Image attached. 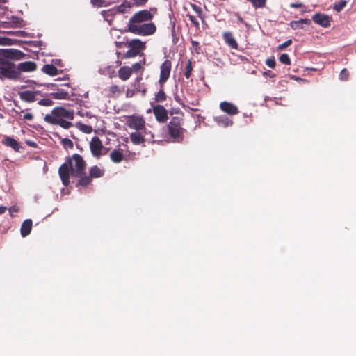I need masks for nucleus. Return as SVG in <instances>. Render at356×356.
I'll use <instances>...</instances> for the list:
<instances>
[{
    "label": "nucleus",
    "mask_w": 356,
    "mask_h": 356,
    "mask_svg": "<svg viewBox=\"0 0 356 356\" xmlns=\"http://www.w3.org/2000/svg\"><path fill=\"white\" fill-rule=\"evenodd\" d=\"M154 115L159 122H165L168 120V111L163 106L157 104L152 108Z\"/></svg>",
    "instance_id": "nucleus-12"
},
{
    "label": "nucleus",
    "mask_w": 356,
    "mask_h": 356,
    "mask_svg": "<svg viewBox=\"0 0 356 356\" xmlns=\"http://www.w3.org/2000/svg\"><path fill=\"white\" fill-rule=\"evenodd\" d=\"M61 144L65 148L72 149L74 147L73 142L70 139H68V138H63L61 140Z\"/></svg>",
    "instance_id": "nucleus-32"
},
{
    "label": "nucleus",
    "mask_w": 356,
    "mask_h": 356,
    "mask_svg": "<svg viewBox=\"0 0 356 356\" xmlns=\"http://www.w3.org/2000/svg\"><path fill=\"white\" fill-rule=\"evenodd\" d=\"M73 111H70L64 107L58 106L54 108L51 113L44 116V121L54 125H59L63 129H67L73 126L70 120H74Z\"/></svg>",
    "instance_id": "nucleus-3"
},
{
    "label": "nucleus",
    "mask_w": 356,
    "mask_h": 356,
    "mask_svg": "<svg viewBox=\"0 0 356 356\" xmlns=\"http://www.w3.org/2000/svg\"><path fill=\"white\" fill-rule=\"evenodd\" d=\"M172 68V63L170 60H165L160 67V76L159 80V86L164 87V84L166 83L170 77V72Z\"/></svg>",
    "instance_id": "nucleus-9"
},
{
    "label": "nucleus",
    "mask_w": 356,
    "mask_h": 356,
    "mask_svg": "<svg viewBox=\"0 0 356 356\" xmlns=\"http://www.w3.org/2000/svg\"><path fill=\"white\" fill-rule=\"evenodd\" d=\"M10 40L8 38H1L0 37V44H10L8 42Z\"/></svg>",
    "instance_id": "nucleus-45"
},
{
    "label": "nucleus",
    "mask_w": 356,
    "mask_h": 356,
    "mask_svg": "<svg viewBox=\"0 0 356 356\" xmlns=\"http://www.w3.org/2000/svg\"><path fill=\"white\" fill-rule=\"evenodd\" d=\"M132 69V72H134L136 73L139 72L142 69V65L139 63H136L130 67Z\"/></svg>",
    "instance_id": "nucleus-38"
},
{
    "label": "nucleus",
    "mask_w": 356,
    "mask_h": 356,
    "mask_svg": "<svg viewBox=\"0 0 356 356\" xmlns=\"http://www.w3.org/2000/svg\"><path fill=\"white\" fill-rule=\"evenodd\" d=\"M222 38L225 42L232 49H238V44L234 38L232 33L226 31L222 33Z\"/></svg>",
    "instance_id": "nucleus-17"
},
{
    "label": "nucleus",
    "mask_w": 356,
    "mask_h": 356,
    "mask_svg": "<svg viewBox=\"0 0 356 356\" xmlns=\"http://www.w3.org/2000/svg\"><path fill=\"white\" fill-rule=\"evenodd\" d=\"M186 16L188 17L189 20L192 22V24L196 28H199V26H200L199 22L197 21V19L195 18V16L190 15V14H187Z\"/></svg>",
    "instance_id": "nucleus-37"
},
{
    "label": "nucleus",
    "mask_w": 356,
    "mask_h": 356,
    "mask_svg": "<svg viewBox=\"0 0 356 356\" xmlns=\"http://www.w3.org/2000/svg\"><path fill=\"white\" fill-rule=\"evenodd\" d=\"M291 44H292V40H288L285 41L284 43L280 44L278 46L277 49L279 50H283V49H286V47H288L289 46H290Z\"/></svg>",
    "instance_id": "nucleus-39"
},
{
    "label": "nucleus",
    "mask_w": 356,
    "mask_h": 356,
    "mask_svg": "<svg viewBox=\"0 0 356 356\" xmlns=\"http://www.w3.org/2000/svg\"><path fill=\"white\" fill-rule=\"evenodd\" d=\"M290 6L293 8H299L304 6L302 3H292Z\"/></svg>",
    "instance_id": "nucleus-44"
},
{
    "label": "nucleus",
    "mask_w": 356,
    "mask_h": 356,
    "mask_svg": "<svg viewBox=\"0 0 356 356\" xmlns=\"http://www.w3.org/2000/svg\"><path fill=\"white\" fill-rule=\"evenodd\" d=\"M103 148L104 146L99 137L95 136L91 139L90 149L94 157L99 159L102 154V151Z\"/></svg>",
    "instance_id": "nucleus-10"
},
{
    "label": "nucleus",
    "mask_w": 356,
    "mask_h": 356,
    "mask_svg": "<svg viewBox=\"0 0 356 356\" xmlns=\"http://www.w3.org/2000/svg\"><path fill=\"white\" fill-rule=\"evenodd\" d=\"M193 65L191 60H188L185 67L184 76L186 79H189L192 74Z\"/></svg>",
    "instance_id": "nucleus-26"
},
{
    "label": "nucleus",
    "mask_w": 356,
    "mask_h": 356,
    "mask_svg": "<svg viewBox=\"0 0 356 356\" xmlns=\"http://www.w3.org/2000/svg\"><path fill=\"white\" fill-rule=\"evenodd\" d=\"M192 45H193V47H195L199 45V43L197 42H196V41H193L192 42Z\"/></svg>",
    "instance_id": "nucleus-54"
},
{
    "label": "nucleus",
    "mask_w": 356,
    "mask_h": 356,
    "mask_svg": "<svg viewBox=\"0 0 356 356\" xmlns=\"http://www.w3.org/2000/svg\"><path fill=\"white\" fill-rule=\"evenodd\" d=\"M38 94L37 91L24 90L19 92L20 99L26 102H33L36 101V95Z\"/></svg>",
    "instance_id": "nucleus-16"
},
{
    "label": "nucleus",
    "mask_w": 356,
    "mask_h": 356,
    "mask_svg": "<svg viewBox=\"0 0 356 356\" xmlns=\"http://www.w3.org/2000/svg\"><path fill=\"white\" fill-rule=\"evenodd\" d=\"M33 222L31 219L25 220L21 226L20 232L23 237L27 236L31 231Z\"/></svg>",
    "instance_id": "nucleus-19"
},
{
    "label": "nucleus",
    "mask_w": 356,
    "mask_h": 356,
    "mask_svg": "<svg viewBox=\"0 0 356 356\" xmlns=\"http://www.w3.org/2000/svg\"><path fill=\"white\" fill-rule=\"evenodd\" d=\"M141 131H142L140 133H142L143 135H145V137L148 136V135H150V138H148L147 139L150 140V139H153L154 138V135L151 134L150 131L147 130L145 127Z\"/></svg>",
    "instance_id": "nucleus-42"
},
{
    "label": "nucleus",
    "mask_w": 356,
    "mask_h": 356,
    "mask_svg": "<svg viewBox=\"0 0 356 356\" xmlns=\"http://www.w3.org/2000/svg\"><path fill=\"white\" fill-rule=\"evenodd\" d=\"M349 77V72L347 69H343L339 74V79L341 81H347Z\"/></svg>",
    "instance_id": "nucleus-33"
},
{
    "label": "nucleus",
    "mask_w": 356,
    "mask_h": 356,
    "mask_svg": "<svg viewBox=\"0 0 356 356\" xmlns=\"http://www.w3.org/2000/svg\"><path fill=\"white\" fill-rule=\"evenodd\" d=\"M183 120V118L175 116L167 125L168 133L175 143H181L184 140L186 129L182 127Z\"/></svg>",
    "instance_id": "nucleus-4"
},
{
    "label": "nucleus",
    "mask_w": 356,
    "mask_h": 356,
    "mask_svg": "<svg viewBox=\"0 0 356 356\" xmlns=\"http://www.w3.org/2000/svg\"><path fill=\"white\" fill-rule=\"evenodd\" d=\"M122 90L117 85H112L108 88V92L112 95L120 94L122 92Z\"/></svg>",
    "instance_id": "nucleus-30"
},
{
    "label": "nucleus",
    "mask_w": 356,
    "mask_h": 356,
    "mask_svg": "<svg viewBox=\"0 0 356 356\" xmlns=\"http://www.w3.org/2000/svg\"><path fill=\"white\" fill-rule=\"evenodd\" d=\"M117 10L119 13H124V10H125V6L123 4L120 5L118 6Z\"/></svg>",
    "instance_id": "nucleus-50"
},
{
    "label": "nucleus",
    "mask_w": 356,
    "mask_h": 356,
    "mask_svg": "<svg viewBox=\"0 0 356 356\" xmlns=\"http://www.w3.org/2000/svg\"><path fill=\"white\" fill-rule=\"evenodd\" d=\"M91 2L92 4L98 6H101L103 3L102 0H91Z\"/></svg>",
    "instance_id": "nucleus-47"
},
{
    "label": "nucleus",
    "mask_w": 356,
    "mask_h": 356,
    "mask_svg": "<svg viewBox=\"0 0 356 356\" xmlns=\"http://www.w3.org/2000/svg\"><path fill=\"white\" fill-rule=\"evenodd\" d=\"M9 211H10V212H13V211H14V212H17V210L15 207H10V208L9 209Z\"/></svg>",
    "instance_id": "nucleus-55"
},
{
    "label": "nucleus",
    "mask_w": 356,
    "mask_h": 356,
    "mask_svg": "<svg viewBox=\"0 0 356 356\" xmlns=\"http://www.w3.org/2000/svg\"><path fill=\"white\" fill-rule=\"evenodd\" d=\"M27 144L31 146V147H36V144L35 142H31V141H28L27 142Z\"/></svg>",
    "instance_id": "nucleus-53"
},
{
    "label": "nucleus",
    "mask_w": 356,
    "mask_h": 356,
    "mask_svg": "<svg viewBox=\"0 0 356 356\" xmlns=\"http://www.w3.org/2000/svg\"><path fill=\"white\" fill-rule=\"evenodd\" d=\"M130 140L134 145H140L145 141V135H143L139 131L133 132L130 134Z\"/></svg>",
    "instance_id": "nucleus-21"
},
{
    "label": "nucleus",
    "mask_w": 356,
    "mask_h": 356,
    "mask_svg": "<svg viewBox=\"0 0 356 356\" xmlns=\"http://www.w3.org/2000/svg\"><path fill=\"white\" fill-rule=\"evenodd\" d=\"M33 118V115L31 113H26L22 116L23 120L28 121H32Z\"/></svg>",
    "instance_id": "nucleus-41"
},
{
    "label": "nucleus",
    "mask_w": 356,
    "mask_h": 356,
    "mask_svg": "<svg viewBox=\"0 0 356 356\" xmlns=\"http://www.w3.org/2000/svg\"><path fill=\"white\" fill-rule=\"evenodd\" d=\"M104 175V170L101 169L97 165H94L89 169V175L86 174L79 179L76 186H88L92 181L93 178H99Z\"/></svg>",
    "instance_id": "nucleus-6"
},
{
    "label": "nucleus",
    "mask_w": 356,
    "mask_h": 356,
    "mask_svg": "<svg viewBox=\"0 0 356 356\" xmlns=\"http://www.w3.org/2000/svg\"><path fill=\"white\" fill-rule=\"evenodd\" d=\"M265 75L268 76L271 78H273L275 76V74L273 73L271 71L268 70L264 73Z\"/></svg>",
    "instance_id": "nucleus-51"
},
{
    "label": "nucleus",
    "mask_w": 356,
    "mask_h": 356,
    "mask_svg": "<svg viewBox=\"0 0 356 356\" xmlns=\"http://www.w3.org/2000/svg\"><path fill=\"white\" fill-rule=\"evenodd\" d=\"M153 17L152 14L148 10H143L136 13L129 20L128 24H140L145 22L150 21Z\"/></svg>",
    "instance_id": "nucleus-8"
},
{
    "label": "nucleus",
    "mask_w": 356,
    "mask_h": 356,
    "mask_svg": "<svg viewBox=\"0 0 356 356\" xmlns=\"http://www.w3.org/2000/svg\"><path fill=\"white\" fill-rule=\"evenodd\" d=\"M266 64L270 68H274L276 65V62L274 58H268L266 60Z\"/></svg>",
    "instance_id": "nucleus-40"
},
{
    "label": "nucleus",
    "mask_w": 356,
    "mask_h": 356,
    "mask_svg": "<svg viewBox=\"0 0 356 356\" xmlns=\"http://www.w3.org/2000/svg\"><path fill=\"white\" fill-rule=\"evenodd\" d=\"M129 50L125 53L124 58H134L140 55V52L145 49V42L139 39H133L127 44Z\"/></svg>",
    "instance_id": "nucleus-7"
},
{
    "label": "nucleus",
    "mask_w": 356,
    "mask_h": 356,
    "mask_svg": "<svg viewBox=\"0 0 356 356\" xmlns=\"http://www.w3.org/2000/svg\"><path fill=\"white\" fill-rule=\"evenodd\" d=\"M148 0H135V4L138 6H145Z\"/></svg>",
    "instance_id": "nucleus-43"
},
{
    "label": "nucleus",
    "mask_w": 356,
    "mask_h": 356,
    "mask_svg": "<svg viewBox=\"0 0 356 356\" xmlns=\"http://www.w3.org/2000/svg\"><path fill=\"white\" fill-rule=\"evenodd\" d=\"M300 23L303 24L310 25L312 22L309 19H300Z\"/></svg>",
    "instance_id": "nucleus-46"
},
{
    "label": "nucleus",
    "mask_w": 356,
    "mask_h": 356,
    "mask_svg": "<svg viewBox=\"0 0 356 356\" xmlns=\"http://www.w3.org/2000/svg\"><path fill=\"white\" fill-rule=\"evenodd\" d=\"M54 102L50 99H42L38 102V104L44 106H52Z\"/></svg>",
    "instance_id": "nucleus-34"
},
{
    "label": "nucleus",
    "mask_w": 356,
    "mask_h": 356,
    "mask_svg": "<svg viewBox=\"0 0 356 356\" xmlns=\"http://www.w3.org/2000/svg\"><path fill=\"white\" fill-rule=\"evenodd\" d=\"M347 1L346 0H341L334 4L333 9L337 12L341 11L346 6Z\"/></svg>",
    "instance_id": "nucleus-27"
},
{
    "label": "nucleus",
    "mask_w": 356,
    "mask_h": 356,
    "mask_svg": "<svg viewBox=\"0 0 356 356\" xmlns=\"http://www.w3.org/2000/svg\"><path fill=\"white\" fill-rule=\"evenodd\" d=\"M134 95V91L133 90L128 89L127 90L126 95L127 97H132Z\"/></svg>",
    "instance_id": "nucleus-48"
},
{
    "label": "nucleus",
    "mask_w": 356,
    "mask_h": 356,
    "mask_svg": "<svg viewBox=\"0 0 356 356\" xmlns=\"http://www.w3.org/2000/svg\"><path fill=\"white\" fill-rule=\"evenodd\" d=\"M235 16L237 17V19L238 21L241 23V24H243L244 23V20L241 17V16L239 15L238 13H235Z\"/></svg>",
    "instance_id": "nucleus-49"
},
{
    "label": "nucleus",
    "mask_w": 356,
    "mask_h": 356,
    "mask_svg": "<svg viewBox=\"0 0 356 356\" xmlns=\"http://www.w3.org/2000/svg\"><path fill=\"white\" fill-rule=\"evenodd\" d=\"M86 162L79 154H74L66 159L58 169V175L65 186H68L70 183V177H83L86 174Z\"/></svg>",
    "instance_id": "nucleus-2"
},
{
    "label": "nucleus",
    "mask_w": 356,
    "mask_h": 356,
    "mask_svg": "<svg viewBox=\"0 0 356 356\" xmlns=\"http://www.w3.org/2000/svg\"><path fill=\"white\" fill-rule=\"evenodd\" d=\"M191 7L194 12L197 14V17H200L203 21L204 16L202 15V10L201 7L196 4H191Z\"/></svg>",
    "instance_id": "nucleus-28"
},
{
    "label": "nucleus",
    "mask_w": 356,
    "mask_h": 356,
    "mask_svg": "<svg viewBox=\"0 0 356 356\" xmlns=\"http://www.w3.org/2000/svg\"><path fill=\"white\" fill-rule=\"evenodd\" d=\"M7 210V207L5 206H0V214H3Z\"/></svg>",
    "instance_id": "nucleus-52"
},
{
    "label": "nucleus",
    "mask_w": 356,
    "mask_h": 356,
    "mask_svg": "<svg viewBox=\"0 0 356 356\" xmlns=\"http://www.w3.org/2000/svg\"><path fill=\"white\" fill-rule=\"evenodd\" d=\"M280 61L285 65H290L291 64V59L289 58V56L287 54H282L279 57Z\"/></svg>",
    "instance_id": "nucleus-31"
},
{
    "label": "nucleus",
    "mask_w": 356,
    "mask_h": 356,
    "mask_svg": "<svg viewBox=\"0 0 356 356\" xmlns=\"http://www.w3.org/2000/svg\"><path fill=\"white\" fill-rule=\"evenodd\" d=\"M14 105H15L16 108H14L13 111L15 113L21 114V113H24L25 111H28L29 110V109H22V106L16 101H14Z\"/></svg>",
    "instance_id": "nucleus-35"
},
{
    "label": "nucleus",
    "mask_w": 356,
    "mask_h": 356,
    "mask_svg": "<svg viewBox=\"0 0 356 356\" xmlns=\"http://www.w3.org/2000/svg\"><path fill=\"white\" fill-rule=\"evenodd\" d=\"M110 159L115 163H119L124 159L123 150L121 149H114L110 153Z\"/></svg>",
    "instance_id": "nucleus-18"
},
{
    "label": "nucleus",
    "mask_w": 356,
    "mask_h": 356,
    "mask_svg": "<svg viewBox=\"0 0 356 356\" xmlns=\"http://www.w3.org/2000/svg\"><path fill=\"white\" fill-rule=\"evenodd\" d=\"M42 71L51 76L58 74L59 70L54 65L51 64L44 65L42 67Z\"/></svg>",
    "instance_id": "nucleus-22"
},
{
    "label": "nucleus",
    "mask_w": 356,
    "mask_h": 356,
    "mask_svg": "<svg viewBox=\"0 0 356 356\" xmlns=\"http://www.w3.org/2000/svg\"><path fill=\"white\" fill-rule=\"evenodd\" d=\"M167 95L163 90V87L160 86L159 91L155 95V102H163L166 100Z\"/></svg>",
    "instance_id": "nucleus-25"
},
{
    "label": "nucleus",
    "mask_w": 356,
    "mask_h": 356,
    "mask_svg": "<svg viewBox=\"0 0 356 356\" xmlns=\"http://www.w3.org/2000/svg\"><path fill=\"white\" fill-rule=\"evenodd\" d=\"M132 74V69L129 66H123L118 70V76L122 81L128 80Z\"/></svg>",
    "instance_id": "nucleus-20"
},
{
    "label": "nucleus",
    "mask_w": 356,
    "mask_h": 356,
    "mask_svg": "<svg viewBox=\"0 0 356 356\" xmlns=\"http://www.w3.org/2000/svg\"><path fill=\"white\" fill-rule=\"evenodd\" d=\"M76 127L86 134H90L92 131V127L89 125H86L82 123H78Z\"/></svg>",
    "instance_id": "nucleus-29"
},
{
    "label": "nucleus",
    "mask_w": 356,
    "mask_h": 356,
    "mask_svg": "<svg viewBox=\"0 0 356 356\" xmlns=\"http://www.w3.org/2000/svg\"><path fill=\"white\" fill-rule=\"evenodd\" d=\"M51 96L56 99H66L69 97V94L63 89H58L56 92H51Z\"/></svg>",
    "instance_id": "nucleus-24"
},
{
    "label": "nucleus",
    "mask_w": 356,
    "mask_h": 356,
    "mask_svg": "<svg viewBox=\"0 0 356 356\" xmlns=\"http://www.w3.org/2000/svg\"><path fill=\"white\" fill-rule=\"evenodd\" d=\"M291 27L293 29L296 30V29H302L303 26L300 23V19H299V20H296V21H292L291 22Z\"/></svg>",
    "instance_id": "nucleus-36"
},
{
    "label": "nucleus",
    "mask_w": 356,
    "mask_h": 356,
    "mask_svg": "<svg viewBox=\"0 0 356 356\" xmlns=\"http://www.w3.org/2000/svg\"><path fill=\"white\" fill-rule=\"evenodd\" d=\"M26 54L16 49H0V79L17 80L20 72H31L37 69L33 61H25L16 65L13 61L21 60Z\"/></svg>",
    "instance_id": "nucleus-1"
},
{
    "label": "nucleus",
    "mask_w": 356,
    "mask_h": 356,
    "mask_svg": "<svg viewBox=\"0 0 356 356\" xmlns=\"http://www.w3.org/2000/svg\"><path fill=\"white\" fill-rule=\"evenodd\" d=\"M127 125L130 129L138 131L144 129L145 122L143 117L132 115L129 117Z\"/></svg>",
    "instance_id": "nucleus-11"
},
{
    "label": "nucleus",
    "mask_w": 356,
    "mask_h": 356,
    "mask_svg": "<svg viewBox=\"0 0 356 356\" xmlns=\"http://www.w3.org/2000/svg\"><path fill=\"white\" fill-rule=\"evenodd\" d=\"M220 110L230 115H236L238 113V108L232 103L228 102H222L220 104Z\"/></svg>",
    "instance_id": "nucleus-14"
},
{
    "label": "nucleus",
    "mask_w": 356,
    "mask_h": 356,
    "mask_svg": "<svg viewBox=\"0 0 356 356\" xmlns=\"http://www.w3.org/2000/svg\"><path fill=\"white\" fill-rule=\"evenodd\" d=\"M312 19L316 24L323 27H328L330 26V19L327 15L318 13L313 15Z\"/></svg>",
    "instance_id": "nucleus-13"
},
{
    "label": "nucleus",
    "mask_w": 356,
    "mask_h": 356,
    "mask_svg": "<svg viewBox=\"0 0 356 356\" xmlns=\"http://www.w3.org/2000/svg\"><path fill=\"white\" fill-rule=\"evenodd\" d=\"M129 31L136 35H150L155 33L156 27L152 22L140 24H128Z\"/></svg>",
    "instance_id": "nucleus-5"
},
{
    "label": "nucleus",
    "mask_w": 356,
    "mask_h": 356,
    "mask_svg": "<svg viewBox=\"0 0 356 356\" xmlns=\"http://www.w3.org/2000/svg\"><path fill=\"white\" fill-rule=\"evenodd\" d=\"M215 121L221 126H223L225 127L232 126L233 124V121L229 119L228 117L222 115V116H218L215 118Z\"/></svg>",
    "instance_id": "nucleus-23"
},
{
    "label": "nucleus",
    "mask_w": 356,
    "mask_h": 356,
    "mask_svg": "<svg viewBox=\"0 0 356 356\" xmlns=\"http://www.w3.org/2000/svg\"><path fill=\"white\" fill-rule=\"evenodd\" d=\"M143 92L145 94L146 92V90H143Z\"/></svg>",
    "instance_id": "nucleus-56"
},
{
    "label": "nucleus",
    "mask_w": 356,
    "mask_h": 356,
    "mask_svg": "<svg viewBox=\"0 0 356 356\" xmlns=\"http://www.w3.org/2000/svg\"><path fill=\"white\" fill-rule=\"evenodd\" d=\"M2 144L11 147L17 152H21L23 149L22 146L15 138L10 136H5L2 140Z\"/></svg>",
    "instance_id": "nucleus-15"
}]
</instances>
